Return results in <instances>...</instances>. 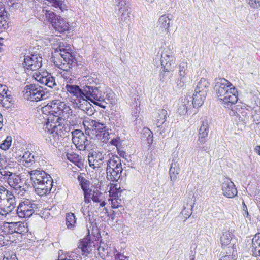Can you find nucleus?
I'll use <instances>...</instances> for the list:
<instances>
[{
  "label": "nucleus",
  "instance_id": "f3484780",
  "mask_svg": "<svg viewBox=\"0 0 260 260\" xmlns=\"http://www.w3.org/2000/svg\"><path fill=\"white\" fill-rule=\"evenodd\" d=\"M53 181L51 178L45 180V182H40L32 184L35 192L39 196H43L50 193L53 187Z\"/></svg>",
  "mask_w": 260,
  "mask_h": 260
},
{
  "label": "nucleus",
  "instance_id": "2eb2a0df",
  "mask_svg": "<svg viewBox=\"0 0 260 260\" xmlns=\"http://www.w3.org/2000/svg\"><path fill=\"white\" fill-rule=\"evenodd\" d=\"M2 202H3V206L0 207V215L6 217L16 208V199L12 192L10 191L7 195V197L2 200Z\"/></svg>",
  "mask_w": 260,
  "mask_h": 260
},
{
  "label": "nucleus",
  "instance_id": "13d9d810",
  "mask_svg": "<svg viewBox=\"0 0 260 260\" xmlns=\"http://www.w3.org/2000/svg\"><path fill=\"white\" fill-rule=\"evenodd\" d=\"M42 112L43 114L46 115L47 117L52 113L51 104H48L47 105L41 108Z\"/></svg>",
  "mask_w": 260,
  "mask_h": 260
},
{
  "label": "nucleus",
  "instance_id": "4be33fe9",
  "mask_svg": "<svg viewBox=\"0 0 260 260\" xmlns=\"http://www.w3.org/2000/svg\"><path fill=\"white\" fill-rule=\"evenodd\" d=\"M52 25L55 30L59 32H63L69 28L67 21L60 16L55 18L54 21L52 22Z\"/></svg>",
  "mask_w": 260,
  "mask_h": 260
},
{
  "label": "nucleus",
  "instance_id": "6ab92c4d",
  "mask_svg": "<svg viewBox=\"0 0 260 260\" xmlns=\"http://www.w3.org/2000/svg\"><path fill=\"white\" fill-rule=\"evenodd\" d=\"M223 194L229 198H232L237 194V190L234 183L226 179L222 184Z\"/></svg>",
  "mask_w": 260,
  "mask_h": 260
},
{
  "label": "nucleus",
  "instance_id": "3c124183",
  "mask_svg": "<svg viewBox=\"0 0 260 260\" xmlns=\"http://www.w3.org/2000/svg\"><path fill=\"white\" fill-rule=\"evenodd\" d=\"M143 134L145 136H147V141L148 143H152L153 141V133L147 127H144L143 129Z\"/></svg>",
  "mask_w": 260,
  "mask_h": 260
},
{
  "label": "nucleus",
  "instance_id": "7ed1b4c3",
  "mask_svg": "<svg viewBox=\"0 0 260 260\" xmlns=\"http://www.w3.org/2000/svg\"><path fill=\"white\" fill-rule=\"evenodd\" d=\"M70 49V47L64 48L59 46L56 50L55 56L52 57L54 65L62 70L72 69L77 65V60L69 52Z\"/></svg>",
  "mask_w": 260,
  "mask_h": 260
},
{
  "label": "nucleus",
  "instance_id": "b1692460",
  "mask_svg": "<svg viewBox=\"0 0 260 260\" xmlns=\"http://www.w3.org/2000/svg\"><path fill=\"white\" fill-rule=\"evenodd\" d=\"M160 62L163 71L170 72L173 70L175 67V60L174 56L164 57L161 56Z\"/></svg>",
  "mask_w": 260,
  "mask_h": 260
},
{
  "label": "nucleus",
  "instance_id": "a19ab883",
  "mask_svg": "<svg viewBox=\"0 0 260 260\" xmlns=\"http://www.w3.org/2000/svg\"><path fill=\"white\" fill-rule=\"evenodd\" d=\"M76 223V220L74 214L68 213L66 215V225L68 229H72Z\"/></svg>",
  "mask_w": 260,
  "mask_h": 260
},
{
  "label": "nucleus",
  "instance_id": "39448f33",
  "mask_svg": "<svg viewBox=\"0 0 260 260\" xmlns=\"http://www.w3.org/2000/svg\"><path fill=\"white\" fill-rule=\"evenodd\" d=\"M106 167V177L112 182H117L120 178L123 171L120 157L112 155L108 159Z\"/></svg>",
  "mask_w": 260,
  "mask_h": 260
},
{
  "label": "nucleus",
  "instance_id": "f03ea898",
  "mask_svg": "<svg viewBox=\"0 0 260 260\" xmlns=\"http://www.w3.org/2000/svg\"><path fill=\"white\" fill-rule=\"evenodd\" d=\"M214 89L219 100L222 102L225 108H231L238 115L242 113L238 108L241 106L235 105L238 101L237 91L231 83L224 78L216 79Z\"/></svg>",
  "mask_w": 260,
  "mask_h": 260
},
{
  "label": "nucleus",
  "instance_id": "473e14b6",
  "mask_svg": "<svg viewBox=\"0 0 260 260\" xmlns=\"http://www.w3.org/2000/svg\"><path fill=\"white\" fill-rule=\"evenodd\" d=\"M179 171V164L176 162H172L169 170L170 179L172 186L174 185V182L176 181Z\"/></svg>",
  "mask_w": 260,
  "mask_h": 260
},
{
  "label": "nucleus",
  "instance_id": "5fc2aeb1",
  "mask_svg": "<svg viewBox=\"0 0 260 260\" xmlns=\"http://www.w3.org/2000/svg\"><path fill=\"white\" fill-rule=\"evenodd\" d=\"M179 75L180 76H182L183 75H186V69L187 68V63L186 62H182L179 65Z\"/></svg>",
  "mask_w": 260,
  "mask_h": 260
},
{
  "label": "nucleus",
  "instance_id": "0eeeda50",
  "mask_svg": "<svg viewBox=\"0 0 260 260\" xmlns=\"http://www.w3.org/2000/svg\"><path fill=\"white\" fill-rule=\"evenodd\" d=\"M64 89L71 95L75 96L77 100L76 106L80 109L85 111L88 110V106H90L89 102L85 100V94L84 93V86L83 89L80 88L78 85L72 84H67Z\"/></svg>",
  "mask_w": 260,
  "mask_h": 260
},
{
  "label": "nucleus",
  "instance_id": "c9c22d12",
  "mask_svg": "<svg viewBox=\"0 0 260 260\" xmlns=\"http://www.w3.org/2000/svg\"><path fill=\"white\" fill-rule=\"evenodd\" d=\"M194 198L192 196L191 198L189 199L186 206H184L183 210L181 212V214L184 215L186 219L190 217L192 214V209L194 206Z\"/></svg>",
  "mask_w": 260,
  "mask_h": 260
},
{
  "label": "nucleus",
  "instance_id": "bf43d9fd",
  "mask_svg": "<svg viewBox=\"0 0 260 260\" xmlns=\"http://www.w3.org/2000/svg\"><path fill=\"white\" fill-rule=\"evenodd\" d=\"M10 191L6 189L4 186L0 185V203L2 202V200H4L7 197V195Z\"/></svg>",
  "mask_w": 260,
  "mask_h": 260
},
{
  "label": "nucleus",
  "instance_id": "dca6fc26",
  "mask_svg": "<svg viewBox=\"0 0 260 260\" xmlns=\"http://www.w3.org/2000/svg\"><path fill=\"white\" fill-rule=\"evenodd\" d=\"M22 64L26 72L27 70L36 71L42 66V58L34 54L24 56Z\"/></svg>",
  "mask_w": 260,
  "mask_h": 260
},
{
  "label": "nucleus",
  "instance_id": "9b49d317",
  "mask_svg": "<svg viewBox=\"0 0 260 260\" xmlns=\"http://www.w3.org/2000/svg\"><path fill=\"white\" fill-rule=\"evenodd\" d=\"M72 142L76 148L80 151L86 150L90 148V142L83 132L80 129H75L72 132Z\"/></svg>",
  "mask_w": 260,
  "mask_h": 260
},
{
  "label": "nucleus",
  "instance_id": "ddd939ff",
  "mask_svg": "<svg viewBox=\"0 0 260 260\" xmlns=\"http://www.w3.org/2000/svg\"><path fill=\"white\" fill-rule=\"evenodd\" d=\"M33 77L40 84L50 88H53L57 86L55 77L47 72L36 71L34 73Z\"/></svg>",
  "mask_w": 260,
  "mask_h": 260
},
{
  "label": "nucleus",
  "instance_id": "9d476101",
  "mask_svg": "<svg viewBox=\"0 0 260 260\" xmlns=\"http://www.w3.org/2000/svg\"><path fill=\"white\" fill-rule=\"evenodd\" d=\"M83 125L86 134L92 138L101 135L103 129L106 128L104 123L89 118L85 119L83 121Z\"/></svg>",
  "mask_w": 260,
  "mask_h": 260
},
{
  "label": "nucleus",
  "instance_id": "4468645a",
  "mask_svg": "<svg viewBox=\"0 0 260 260\" xmlns=\"http://www.w3.org/2000/svg\"><path fill=\"white\" fill-rule=\"evenodd\" d=\"M237 239L234 238L232 230L223 231L220 238V243L223 248L227 247L229 249H232L233 252L236 251Z\"/></svg>",
  "mask_w": 260,
  "mask_h": 260
},
{
  "label": "nucleus",
  "instance_id": "49530a36",
  "mask_svg": "<svg viewBox=\"0 0 260 260\" xmlns=\"http://www.w3.org/2000/svg\"><path fill=\"white\" fill-rule=\"evenodd\" d=\"M12 139L10 136H7L0 144V148L4 150H8L12 144Z\"/></svg>",
  "mask_w": 260,
  "mask_h": 260
},
{
  "label": "nucleus",
  "instance_id": "4c0bfd02",
  "mask_svg": "<svg viewBox=\"0 0 260 260\" xmlns=\"http://www.w3.org/2000/svg\"><path fill=\"white\" fill-rule=\"evenodd\" d=\"M50 104L52 113H54L58 116H60L62 111L60 107H61V104H62V102L55 100L52 101Z\"/></svg>",
  "mask_w": 260,
  "mask_h": 260
},
{
  "label": "nucleus",
  "instance_id": "052dcab7",
  "mask_svg": "<svg viewBox=\"0 0 260 260\" xmlns=\"http://www.w3.org/2000/svg\"><path fill=\"white\" fill-rule=\"evenodd\" d=\"M229 253L231 254V255H226L224 256H222L220 260H235L236 256L234 255V252L233 250L231 251V250L229 249Z\"/></svg>",
  "mask_w": 260,
  "mask_h": 260
},
{
  "label": "nucleus",
  "instance_id": "423d86ee",
  "mask_svg": "<svg viewBox=\"0 0 260 260\" xmlns=\"http://www.w3.org/2000/svg\"><path fill=\"white\" fill-rule=\"evenodd\" d=\"M43 87L35 84H30L25 86L23 90L24 98L30 101L38 102L47 99L49 93L46 91Z\"/></svg>",
  "mask_w": 260,
  "mask_h": 260
},
{
  "label": "nucleus",
  "instance_id": "c85d7f7f",
  "mask_svg": "<svg viewBox=\"0 0 260 260\" xmlns=\"http://www.w3.org/2000/svg\"><path fill=\"white\" fill-rule=\"evenodd\" d=\"M46 120L47 121L43 126V129L45 131H50V128L53 127L54 124H57L60 122L61 119L60 116L52 112L51 114H49L46 118Z\"/></svg>",
  "mask_w": 260,
  "mask_h": 260
},
{
  "label": "nucleus",
  "instance_id": "79ce46f5",
  "mask_svg": "<svg viewBox=\"0 0 260 260\" xmlns=\"http://www.w3.org/2000/svg\"><path fill=\"white\" fill-rule=\"evenodd\" d=\"M0 103L3 107L9 108L11 106V104L13 102V97L9 93L6 94L4 98L3 96L0 97Z\"/></svg>",
  "mask_w": 260,
  "mask_h": 260
},
{
  "label": "nucleus",
  "instance_id": "f257e3e1",
  "mask_svg": "<svg viewBox=\"0 0 260 260\" xmlns=\"http://www.w3.org/2000/svg\"><path fill=\"white\" fill-rule=\"evenodd\" d=\"M89 85L84 86L85 100L90 101L100 107L105 109L107 104L112 102L114 93L108 89L105 84L99 82V80L93 78L88 80Z\"/></svg>",
  "mask_w": 260,
  "mask_h": 260
},
{
  "label": "nucleus",
  "instance_id": "6e6552de",
  "mask_svg": "<svg viewBox=\"0 0 260 260\" xmlns=\"http://www.w3.org/2000/svg\"><path fill=\"white\" fill-rule=\"evenodd\" d=\"M113 4L117 7L119 15V24L122 27L130 23V10L128 0H113Z\"/></svg>",
  "mask_w": 260,
  "mask_h": 260
},
{
  "label": "nucleus",
  "instance_id": "a878e982",
  "mask_svg": "<svg viewBox=\"0 0 260 260\" xmlns=\"http://www.w3.org/2000/svg\"><path fill=\"white\" fill-rule=\"evenodd\" d=\"M48 134L50 135L49 138L54 137L55 139L56 137H57L58 139L59 137H62L66 132L65 128L64 126L60 124V121L57 124H54L53 127L50 128V131H46Z\"/></svg>",
  "mask_w": 260,
  "mask_h": 260
},
{
  "label": "nucleus",
  "instance_id": "f8f14e48",
  "mask_svg": "<svg viewBox=\"0 0 260 260\" xmlns=\"http://www.w3.org/2000/svg\"><path fill=\"white\" fill-rule=\"evenodd\" d=\"M108 155L103 151H93L89 153L88 161L89 166L93 169H98L102 167L105 162L107 161Z\"/></svg>",
  "mask_w": 260,
  "mask_h": 260
},
{
  "label": "nucleus",
  "instance_id": "20e7f679",
  "mask_svg": "<svg viewBox=\"0 0 260 260\" xmlns=\"http://www.w3.org/2000/svg\"><path fill=\"white\" fill-rule=\"evenodd\" d=\"M4 168L0 170V174L4 177V179L7 181L15 193L20 197L24 196L26 190L23 185L21 177L15 173L10 172L7 165Z\"/></svg>",
  "mask_w": 260,
  "mask_h": 260
},
{
  "label": "nucleus",
  "instance_id": "c756f323",
  "mask_svg": "<svg viewBox=\"0 0 260 260\" xmlns=\"http://www.w3.org/2000/svg\"><path fill=\"white\" fill-rule=\"evenodd\" d=\"M18 159V161L26 167H30L35 161L34 155L29 152H25Z\"/></svg>",
  "mask_w": 260,
  "mask_h": 260
},
{
  "label": "nucleus",
  "instance_id": "774afa93",
  "mask_svg": "<svg viewBox=\"0 0 260 260\" xmlns=\"http://www.w3.org/2000/svg\"><path fill=\"white\" fill-rule=\"evenodd\" d=\"M17 259L16 255L4 256L3 260H15Z\"/></svg>",
  "mask_w": 260,
  "mask_h": 260
},
{
  "label": "nucleus",
  "instance_id": "a211bd4d",
  "mask_svg": "<svg viewBox=\"0 0 260 260\" xmlns=\"http://www.w3.org/2000/svg\"><path fill=\"white\" fill-rule=\"evenodd\" d=\"M30 176L32 184L37 183L40 182H45V180L51 179L50 175L46 173L42 169H35L28 171Z\"/></svg>",
  "mask_w": 260,
  "mask_h": 260
},
{
  "label": "nucleus",
  "instance_id": "58836bf2",
  "mask_svg": "<svg viewBox=\"0 0 260 260\" xmlns=\"http://www.w3.org/2000/svg\"><path fill=\"white\" fill-rule=\"evenodd\" d=\"M60 106V108L62 110L60 116L64 117V118H68L70 116H72L73 111L70 106L67 105L64 102H62Z\"/></svg>",
  "mask_w": 260,
  "mask_h": 260
},
{
  "label": "nucleus",
  "instance_id": "8fccbe9b",
  "mask_svg": "<svg viewBox=\"0 0 260 260\" xmlns=\"http://www.w3.org/2000/svg\"><path fill=\"white\" fill-rule=\"evenodd\" d=\"M186 80V76L183 75L182 76H178V77L175 80V84L176 87L178 89H180L184 87L185 85Z\"/></svg>",
  "mask_w": 260,
  "mask_h": 260
},
{
  "label": "nucleus",
  "instance_id": "c03bdc74",
  "mask_svg": "<svg viewBox=\"0 0 260 260\" xmlns=\"http://www.w3.org/2000/svg\"><path fill=\"white\" fill-rule=\"evenodd\" d=\"M174 50L172 46H165L162 47V52L161 56L164 57L174 56Z\"/></svg>",
  "mask_w": 260,
  "mask_h": 260
},
{
  "label": "nucleus",
  "instance_id": "603ef678",
  "mask_svg": "<svg viewBox=\"0 0 260 260\" xmlns=\"http://www.w3.org/2000/svg\"><path fill=\"white\" fill-rule=\"evenodd\" d=\"M248 4L251 9L260 10V0H248Z\"/></svg>",
  "mask_w": 260,
  "mask_h": 260
},
{
  "label": "nucleus",
  "instance_id": "5701e85b",
  "mask_svg": "<svg viewBox=\"0 0 260 260\" xmlns=\"http://www.w3.org/2000/svg\"><path fill=\"white\" fill-rule=\"evenodd\" d=\"M160 62L163 71L170 72L173 70L175 67V60L174 56L164 57L161 56Z\"/></svg>",
  "mask_w": 260,
  "mask_h": 260
},
{
  "label": "nucleus",
  "instance_id": "de8ad7c7",
  "mask_svg": "<svg viewBox=\"0 0 260 260\" xmlns=\"http://www.w3.org/2000/svg\"><path fill=\"white\" fill-rule=\"evenodd\" d=\"M91 199L94 202L99 203L102 201L103 194L99 190H93L91 192Z\"/></svg>",
  "mask_w": 260,
  "mask_h": 260
},
{
  "label": "nucleus",
  "instance_id": "72a5a7b5",
  "mask_svg": "<svg viewBox=\"0 0 260 260\" xmlns=\"http://www.w3.org/2000/svg\"><path fill=\"white\" fill-rule=\"evenodd\" d=\"M250 250L253 255L258 256L260 252V233L255 235L252 239V246Z\"/></svg>",
  "mask_w": 260,
  "mask_h": 260
},
{
  "label": "nucleus",
  "instance_id": "338daca9",
  "mask_svg": "<svg viewBox=\"0 0 260 260\" xmlns=\"http://www.w3.org/2000/svg\"><path fill=\"white\" fill-rule=\"evenodd\" d=\"M114 260H129V258L121 254L117 253L115 255Z\"/></svg>",
  "mask_w": 260,
  "mask_h": 260
},
{
  "label": "nucleus",
  "instance_id": "4d7b16f0",
  "mask_svg": "<svg viewBox=\"0 0 260 260\" xmlns=\"http://www.w3.org/2000/svg\"><path fill=\"white\" fill-rule=\"evenodd\" d=\"M97 138H100L103 142H106L109 139V133L106 130V128L103 129V132H101V135H98Z\"/></svg>",
  "mask_w": 260,
  "mask_h": 260
},
{
  "label": "nucleus",
  "instance_id": "393cba45",
  "mask_svg": "<svg viewBox=\"0 0 260 260\" xmlns=\"http://www.w3.org/2000/svg\"><path fill=\"white\" fill-rule=\"evenodd\" d=\"M209 133V124L208 121L205 119L202 121L199 132L198 141L200 144H204L208 137Z\"/></svg>",
  "mask_w": 260,
  "mask_h": 260
},
{
  "label": "nucleus",
  "instance_id": "0e129e2a",
  "mask_svg": "<svg viewBox=\"0 0 260 260\" xmlns=\"http://www.w3.org/2000/svg\"><path fill=\"white\" fill-rule=\"evenodd\" d=\"M9 93H10V92L6 86L2 85L0 86V97L3 96V98H4L6 94H8Z\"/></svg>",
  "mask_w": 260,
  "mask_h": 260
},
{
  "label": "nucleus",
  "instance_id": "7c9ffc66",
  "mask_svg": "<svg viewBox=\"0 0 260 260\" xmlns=\"http://www.w3.org/2000/svg\"><path fill=\"white\" fill-rule=\"evenodd\" d=\"M209 85V82L206 79L201 78L198 83L194 91H197V93H200L203 96H206Z\"/></svg>",
  "mask_w": 260,
  "mask_h": 260
},
{
  "label": "nucleus",
  "instance_id": "e2e57ef3",
  "mask_svg": "<svg viewBox=\"0 0 260 260\" xmlns=\"http://www.w3.org/2000/svg\"><path fill=\"white\" fill-rule=\"evenodd\" d=\"M91 192H92L91 190H89L83 191L84 197V201L86 203H89L90 202V198H91Z\"/></svg>",
  "mask_w": 260,
  "mask_h": 260
},
{
  "label": "nucleus",
  "instance_id": "e433bc0d",
  "mask_svg": "<svg viewBox=\"0 0 260 260\" xmlns=\"http://www.w3.org/2000/svg\"><path fill=\"white\" fill-rule=\"evenodd\" d=\"M90 243L87 239H83L78 246V249H80L83 255L87 256L91 250Z\"/></svg>",
  "mask_w": 260,
  "mask_h": 260
},
{
  "label": "nucleus",
  "instance_id": "864d4df0",
  "mask_svg": "<svg viewBox=\"0 0 260 260\" xmlns=\"http://www.w3.org/2000/svg\"><path fill=\"white\" fill-rule=\"evenodd\" d=\"M45 15L47 20L51 24L52 22L54 21L55 18L57 17L53 12L48 10H46Z\"/></svg>",
  "mask_w": 260,
  "mask_h": 260
},
{
  "label": "nucleus",
  "instance_id": "bb28decb",
  "mask_svg": "<svg viewBox=\"0 0 260 260\" xmlns=\"http://www.w3.org/2000/svg\"><path fill=\"white\" fill-rule=\"evenodd\" d=\"M171 20L167 15L161 16L157 22L156 27L161 32H168Z\"/></svg>",
  "mask_w": 260,
  "mask_h": 260
},
{
  "label": "nucleus",
  "instance_id": "09e8293b",
  "mask_svg": "<svg viewBox=\"0 0 260 260\" xmlns=\"http://www.w3.org/2000/svg\"><path fill=\"white\" fill-rule=\"evenodd\" d=\"M8 18L7 13L2 14L0 15V29H6L8 27Z\"/></svg>",
  "mask_w": 260,
  "mask_h": 260
},
{
  "label": "nucleus",
  "instance_id": "6e6d98bb",
  "mask_svg": "<svg viewBox=\"0 0 260 260\" xmlns=\"http://www.w3.org/2000/svg\"><path fill=\"white\" fill-rule=\"evenodd\" d=\"M118 200V199H116V198L113 199L112 200V202H111L112 208L113 209L120 208V209L119 210V211L123 210L124 208H123L122 205H121V203L119 202Z\"/></svg>",
  "mask_w": 260,
  "mask_h": 260
},
{
  "label": "nucleus",
  "instance_id": "69168bd1",
  "mask_svg": "<svg viewBox=\"0 0 260 260\" xmlns=\"http://www.w3.org/2000/svg\"><path fill=\"white\" fill-rule=\"evenodd\" d=\"M8 225L9 228V233H16V226H15V222H12L11 223H7Z\"/></svg>",
  "mask_w": 260,
  "mask_h": 260
},
{
  "label": "nucleus",
  "instance_id": "1a4fd4ad",
  "mask_svg": "<svg viewBox=\"0 0 260 260\" xmlns=\"http://www.w3.org/2000/svg\"><path fill=\"white\" fill-rule=\"evenodd\" d=\"M38 209V205L35 203L34 201L25 199L19 204L15 211L19 217L26 218L32 215Z\"/></svg>",
  "mask_w": 260,
  "mask_h": 260
},
{
  "label": "nucleus",
  "instance_id": "2f4dec72",
  "mask_svg": "<svg viewBox=\"0 0 260 260\" xmlns=\"http://www.w3.org/2000/svg\"><path fill=\"white\" fill-rule=\"evenodd\" d=\"M67 159L71 162L74 164L79 168L82 169L84 167L83 160L82 156L75 153H67Z\"/></svg>",
  "mask_w": 260,
  "mask_h": 260
},
{
  "label": "nucleus",
  "instance_id": "ea45409f",
  "mask_svg": "<svg viewBox=\"0 0 260 260\" xmlns=\"http://www.w3.org/2000/svg\"><path fill=\"white\" fill-rule=\"evenodd\" d=\"M77 180L83 191L89 190L90 182L86 179L82 175L80 174L77 177Z\"/></svg>",
  "mask_w": 260,
  "mask_h": 260
},
{
  "label": "nucleus",
  "instance_id": "f704fd0d",
  "mask_svg": "<svg viewBox=\"0 0 260 260\" xmlns=\"http://www.w3.org/2000/svg\"><path fill=\"white\" fill-rule=\"evenodd\" d=\"M206 95L202 96L200 93L194 92L191 97V104L194 108H198L201 106L204 103V100L206 98Z\"/></svg>",
  "mask_w": 260,
  "mask_h": 260
},
{
  "label": "nucleus",
  "instance_id": "cd10ccee",
  "mask_svg": "<svg viewBox=\"0 0 260 260\" xmlns=\"http://www.w3.org/2000/svg\"><path fill=\"white\" fill-rule=\"evenodd\" d=\"M167 115L168 112L165 109H159L154 114L155 122H156L157 128L156 130L157 132H159L160 126L166 121Z\"/></svg>",
  "mask_w": 260,
  "mask_h": 260
},
{
  "label": "nucleus",
  "instance_id": "aec40b11",
  "mask_svg": "<svg viewBox=\"0 0 260 260\" xmlns=\"http://www.w3.org/2000/svg\"><path fill=\"white\" fill-rule=\"evenodd\" d=\"M98 250L100 257L103 259L111 256L116 251L114 247H111L109 242L105 243L102 241L100 242Z\"/></svg>",
  "mask_w": 260,
  "mask_h": 260
},
{
  "label": "nucleus",
  "instance_id": "412c9836",
  "mask_svg": "<svg viewBox=\"0 0 260 260\" xmlns=\"http://www.w3.org/2000/svg\"><path fill=\"white\" fill-rule=\"evenodd\" d=\"M191 96L190 95L182 97L178 104V112L180 115H184L191 108Z\"/></svg>",
  "mask_w": 260,
  "mask_h": 260
},
{
  "label": "nucleus",
  "instance_id": "a18cd8bd",
  "mask_svg": "<svg viewBox=\"0 0 260 260\" xmlns=\"http://www.w3.org/2000/svg\"><path fill=\"white\" fill-rule=\"evenodd\" d=\"M70 70V69L63 70V71L60 73L61 76L67 81V84L72 83L74 80L73 79V76L72 75V72Z\"/></svg>",
  "mask_w": 260,
  "mask_h": 260
},
{
  "label": "nucleus",
  "instance_id": "680f3d73",
  "mask_svg": "<svg viewBox=\"0 0 260 260\" xmlns=\"http://www.w3.org/2000/svg\"><path fill=\"white\" fill-rule=\"evenodd\" d=\"M140 111V107L139 106L136 105L135 109L132 111V116L134 118L135 120L137 121Z\"/></svg>",
  "mask_w": 260,
  "mask_h": 260
},
{
  "label": "nucleus",
  "instance_id": "37998d69",
  "mask_svg": "<svg viewBox=\"0 0 260 260\" xmlns=\"http://www.w3.org/2000/svg\"><path fill=\"white\" fill-rule=\"evenodd\" d=\"M16 233L18 234H22L27 231V227L26 226L27 223L22 222H16Z\"/></svg>",
  "mask_w": 260,
  "mask_h": 260
}]
</instances>
